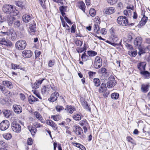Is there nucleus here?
<instances>
[{"label":"nucleus","instance_id":"1","mask_svg":"<svg viewBox=\"0 0 150 150\" xmlns=\"http://www.w3.org/2000/svg\"><path fill=\"white\" fill-rule=\"evenodd\" d=\"M26 42L23 40H19L17 41L15 44V47L18 50H23L26 46Z\"/></svg>","mask_w":150,"mask_h":150},{"label":"nucleus","instance_id":"2","mask_svg":"<svg viewBox=\"0 0 150 150\" xmlns=\"http://www.w3.org/2000/svg\"><path fill=\"white\" fill-rule=\"evenodd\" d=\"M73 130L76 134L81 136L80 137L82 140L84 139L85 136L83 135V130L81 127L79 125H75L73 127Z\"/></svg>","mask_w":150,"mask_h":150},{"label":"nucleus","instance_id":"3","mask_svg":"<svg viewBox=\"0 0 150 150\" xmlns=\"http://www.w3.org/2000/svg\"><path fill=\"white\" fill-rule=\"evenodd\" d=\"M117 21L118 23L120 25L125 26L128 25V20L125 16H120L117 18Z\"/></svg>","mask_w":150,"mask_h":150},{"label":"nucleus","instance_id":"4","mask_svg":"<svg viewBox=\"0 0 150 150\" xmlns=\"http://www.w3.org/2000/svg\"><path fill=\"white\" fill-rule=\"evenodd\" d=\"M2 10L6 14H11L13 10V6L11 5H4L3 6Z\"/></svg>","mask_w":150,"mask_h":150},{"label":"nucleus","instance_id":"5","mask_svg":"<svg viewBox=\"0 0 150 150\" xmlns=\"http://www.w3.org/2000/svg\"><path fill=\"white\" fill-rule=\"evenodd\" d=\"M0 44L8 47H12L13 46L12 42L9 40H6L5 38H0Z\"/></svg>","mask_w":150,"mask_h":150},{"label":"nucleus","instance_id":"6","mask_svg":"<svg viewBox=\"0 0 150 150\" xmlns=\"http://www.w3.org/2000/svg\"><path fill=\"white\" fill-rule=\"evenodd\" d=\"M11 128L14 132L17 133H19L21 131V127L20 125L16 122H12Z\"/></svg>","mask_w":150,"mask_h":150},{"label":"nucleus","instance_id":"7","mask_svg":"<svg viewBox=\"0 0 150 150\" xmlns=\"http://www.w3.org/2000/svg\"><path fill=\"white\" fill-rule=\"evenodd\" d=\"M9 125V122L8 120H4L0 123V129L2 131L5 130L8 128Z\"/></svg>","mask_w":150,"mask_h":150},{"label":"nucleus","instance_id":"8","mask_svg":"<svg viewBox=\"0 0 150 150\" xmlns=\"http://www.w3.org/2000/svg\"><path fill=\"white\" fill-rule=\"evenodd\" d=\"M36 25L35 22L34 21L32 22L31 23H30L29 33L32 35H34L36 31Z\"/></svg>","mask_w":150,"mask_h":150},{"label":"nucleus","instance_id":"9","mask_svg":"<svg viewBox=\"0 0 150 150\" xmlns=\"http://www.w3.org/2000/svg\"><path fill=\"white\" fill-rule=\"evenodd\" d=\"M142 42V38L140 37H138L135 38L134 41V44L136 47L140 49Z\"/></svg>","mask_w":150,"mask_h":150},{"label":"nucleus","instance_id":"10","mask_svg":"<svg viewBox=\"0 0 150 150\" xmlns=\"http://www.w3.org/2000/svg\"><path fill=\"white\" fill-rule=\"evenodd\" d=\"M59 93L58 92L55 91L52 93L50 98L48 99V100L51 102H54L56 101L59 96Z\"/></svg>","mask_w":150,"mask_h":150},{"label":"nucleus","instance_id":"11","mask_svg":"<svg viewBox=\"0 0 150 150\" xmlns=\"http://www.w3.org/2000/svg\"><path fill=\"white\" fill-rule=\"evenodd\" d=\"M79 124L80 125L83 126V128L84 130V132L86 133L87 131V128L89 126V125L87 120L84 119L80 121Z\"/></svg>","mask_w":150,"mask_h":150},{"label":"nucleus","instance_id":"12","mask_svg":"<svg viewBox=\"0 0 150 150\" xmlns=\"http://www.w3.org/2000/svg\"><path fill=\"white\" fill-rule=\"evenodd\" d=\"M115 11V9L113 7H109L105 9L103 11L104 13L107 15H110L114 13Z\"/></svg>","mask_w":150,"mask_h":150},{"label":"nucleus","instance_id":"13","mask_svg":"<svg viewBox=\"0 0 150 150\" xmlns=\"http://www.w3.org/2000/svg\"><path fill=\"white\" fill-rule=\"evenodd\" d=\"M111 36L114 42H117L118 40V38L117 35L115 33L114 28H112L110 30Z\"/></svg>","mask_w":150,"mask_h":150},{"label":"nucleus","instance_id":"14","mask_svg":"<svg viewBox=\"0 0 150 150\" xmlns=\"http://www.w3.org/2000/svg\"><path fill=\"white\" fill-rule=\"evenodd\" d=\"M116 81L115 80L114 78H113L112 79H110L107 83V87L109 88H112L116 85Z\"/></svg>","mask_w":150,"mask_h":150},{"label":"nucleus","instance_id":"15","mask_svg":"<svg viewBox=\"0 0 150 150\" xmlns=\"http://www.w3.org/2000/svg\"><path fill=\"white\" fill-rule=\"evenodd\" d=\"M66 108H65V110L69 113H72L74 111L76 110L75 108L73 106L68 105H66Z\"/></svg>","mask_w":150,"mask_h":150},{"label":"nucleus","instance_id":"16","mask_svg":"<svg viewBox=\"0 0 150 150\" xmlns=\"http://www.w3.org/2000/svg\"><path fill=\"white\" fill-rule=\"evenodd\" d=\"M22 53L23 56L25 58H30L32 55V52L29 50H24Z\"/></svg>","mask_w":150,"mask_h":150},{"label":"nucleus","instance_id":"17","mask_svg":"<svg viewBox=\"0 0 150 150\" xmlns=\"http://www.w3.org/2000/svg\"><path fill=\"white\" fill-rule=\"evenodd\" d=\"M13 108L14 111L17 113H20L22 111V108L20 105H14L13 106Z\"/></svg>","mask_w":150,"mask_h":150},{"label":"nucleus","instance_id":"18","mask_svg":"<svg viewBox=\"0 0 150 150\" xmlns=\"http://www.w3.org/2000/svg\"><path fill=\"white\" fill-rule=\"evenodd\" d=\"M146 64L145 62H140L137 65L138 69L141 71L145 70Z\"/></svg>","mask_w":150,"mask_h":150},{"label":"nucleus","instance_id":"19","mask_svg":"<svg viewBox=\"0 0 150 150\" xmlns=\"http://www.w3.org/2000/svg\"><path fill=\"white\" fill-rule=\"evenodd\" d=\"M33 18L32 15L25 14L23 16L22 19L23 22L27 23L30 21Z\"/></svg>","mask_w":150,"mask_h":150},{"label":"nucleus","instance_id":"20","mask_svg":"<svg viewBox=\"0 0 150 150\" xmlns=\"http://www.w3.org/2000/svg\"><path fill=\"white\" fill-rule=\"evenodd\" d=\"M47 124L50 125L54 130H56L57 129V126L53 121L51 120L47 121Z\"/></svg>","mask_w":150,"mask_h":150},{"label":"nucleus","instance_id":"21","mask_svg":"<svg viewBox=\"0 0 150 150\" xmlns=\"http://www.w3.org/2000/svg\"><path fill=\"white\" fill-rule=\"evenodd\" d=\"M33 113L34 116L36 117V118L40 120L42 123H44L45 122V120L43 119L40 114L38 112L35 111Z\"/></svg>","mask_w":150,"mask_h":150},{"label":"nucleus","instance_id":"22","mask_svg":"<svg viewBox=\"0 0 150 150\" xmlns=\"http://www.w3.org/2000/svg\"><path fill=\"white\" fill-rule=\"evenodd\" d=\"M15 18L11 15H8L7 16L6 20L9 26H11L13 23V21L15 20Z\"/></svg>","mask_w":150,"mask_h":150},{"label":"nucleus","instance_id":"23","mask_svg":"<svg viewBox=\"0 0 150 150\" xmlns=\"http://www.w3.org/2000/svg\"><path fill=\"white\" fill-rule=\"evenodd\" d=\"M141 74L144 77L145 79H149L150 78V73L147 71H144L140 72Z\"/></svg>","mask_w":150,"mask_h":150},{"label":"nucleus","instance_id":"24","mask_svg":"<svg viewBox=\"0 0 150 150\" xmlns=\"http://www.w3.org/2000/svg\"><path fill=\"white\" fill-rule=\"evenodd\" d=\"M28 127L33 136L37 132V129L32 126H29Z\"/></svg>","mask_w":150,"mask_h":150},{"label":"nucleus","instance_id":"25","mask_svg":"<svg viewBox=\"0 0 150 150\" xmlns=\"http://www.w3.org/2000/svg\"><path fill=\"white\" fill-rule=\"evenodd\" d=\"M67 6H62L59 7V11L63 16H64L65 15L64 13L65 11H67Z\"/></svg>","mask_w":150,"mask_h":150},{"label":"nucleus","instance_id":"26","mask_svg":"<svg viewBox=\"0 0 150 150\" xmlns=\"http://www.w3.org/2000/svg\"><path fill=\"white\" fill-rule=\"evenodd\" d=\"M78 6L84 12L85 11V6L84 3L82 1H79L78 2Z\"/></svg>","mask_w":150,"mask_h":150},{"label":"nucleus","instance_id":"27","mask_svg":"<svg viewBox=\"0 0 150 150\" xmlns=\"http://www.w3.org/2000/svg\"><path fill=\"white\" fill-rule=\"evenodd\" d=\"M38 100V98L33 95L30 96L28 97V101L30 104H32L34 102Z\"/></svg>","mask_w":150,"mask_h":150},{"label":"nucleus","instance_id":"28","mask_svg":"<svg viewBox=\"0 0 150 150\" xmlns=\"http://www.w3.org/2000/svg\"><path fill=\"white\" fill-rule=\"evenodd\" d=\"M3 83L4 85L9 88L11 89L13 87L11 83L8 81H3Z\"/></svg>","mask_w":150,"mask_h":150},{"label":"nucleus","instance_id":"29","mask_svg":"<svg viewBox=\"0 0 150 150\" xmlns=\"http://www.w3.org/2000/svg\"><path fill=\"white\" fill-rule=\"evenodd\" d=\"M107 89V88L105 84L102 83L98 91L100 93H102L105 91Z\"/></svg>","mask_w":150,"mask_h":150},{"label":"nucleus","instance_id":"30","mask_svg":"<svg viewBox=\"0 0 150 150\" xmlns=\"http://www.w3.org/2000/svg\"><path fill=\"white\" fill-rule=\"evenodd\" d=\"M81 58L82 61L86 62L89 60L90 59V57L86 55L85 52H84L81 55Z\"/></svg>","mask_w":150,"mask_h":150},{"label":"nucleus","instance_id":"31","mask_svg":"<svg viewBox=\"0 0 150 150\" xmlns=\"http://www.w3.org/2000/svg\"><path fill=\"white\" fill-rule=\"evenodd\" d=\"M3 114L6 117H9L11 115L12 111L9 110H4L3 111Z\"/></svg>","mask_w":150,"mask_h":150},{"label":"nucleus","instance_id":"32","mask_svg":"<svg viewBox=\"0 0 150 150\" xmlns=\"http://www.w3.org/2000/svg\"><path fill=\"white\" fill-rule=\"evenodd\" d=\"M148 17H146L145 15L143 16L142 17L141 21L140 22L141 25H144L148 20Z\"/></svg>","mask_w":150,"mask_h":150},{"label":"nucleus","instance_id":"33","mask_svg":"<svg viewBox=\"0 0 150 150\" xmlns=\"http://www.w3.org/2000/svg\"><path fill=\"white\" fill-rule=\"evenodd\" d=\"M141 89L142 92L146 93L149 90V86L147 85H142V86Z\"/></svg>","mask_w":150,"mask_h":150},{"label":"nucleus","instance_id":"34","mask_svg":"<svg viewBox=\"0 0 150 150\" xmlns=\"http://www.w3.org/2000/svg\"><path fill=\"white\" fill-rule=\"evenodd\" d=\"M94 85L96 86H99L100 84V79L97 78H94L93 80Z\"/></svg>","mask_w":150,"mask_h":150},{"label":"nucleus","instance_id":"35","mask_svg":"<svg viewBox=\"0 0 150 150\" xmlns=\"http://www.w3.org/2000/svg\"><path fill=\"white\" fill-rule=\"evenodd\" d=\"M87 54L90 57H93L97 54L96 52L93 50H89L87 51Z\"/></svg>","mask_w":150,"mask_h":150},{"label":"nucleus","instance_id":"36","mask_svg":"<svg viewBox=\"0 0 150 150\" xmlns=\"http://www.w3.org/2000/svg\"><path fill=\"white\" fill-rule=\"evenodd\" d=\"M93 29L94 32L97 33H100V28L98 24H96L94 25Z\"/></svg>","mask_w":150,"mask_h":150},{"label":"nucleus","instance_id":"37","mask_svg":"<svg viewBox=\"0 0 150 150\" xmlns=\"http://www.w3.org/2000/svg\"><path fill=\"white\" fill-rule=\"evenodd\" d=\"M119 96V94L117 93H113L111 96V98L115 100L117 99L118 98Z\"/></svg>","mask_w":150,"mask_h":150},{"label":"nucleus","instance_id":"38","mask_svg":"<svg viewBox=\"0 0 150 150\" xmlns=\"http://www.w3.org/2000/svg\"><path fill=\"white\" fill-rule=\"evenodd\" d=\"M4 138L6 140H10L12 137L11 134L9 133L4 134L3 135Z\"/></svg>","mask_w":150,"mask_h":150},{"label":"nucleus","instance_id":"39","mask_svg":"<svg viewBox=\"0 0 150 150\" xmlns=\"http://www.w3.org/2000/svg\"><path fill=\"white\" fill-rule=\"evenodd\" d=\"M102 66V62H94V67L96 69L100 68Z\"/></svg>","mask_w":150,"mask_h":150},{"label":"nucleus","instance_id":"40","mask_svg":"<svg viewBox=\"0 0 150 150\" xmlns=\"http://www.w3.org/2000/svg\"><path fill=\"white\" fill-rule=\"evenodd\" d=\"M15 4L16 6H18L19 7L23 9L25 8L23 4L20 1H16L15 2Z\"/></svg>","mask_w":150,"mask_h":150},{"label":"nucleus","instance_id":"41","mask_svg":"<svg viewBox=\"0 0 150 150\" xmlns=\"http://www.w3.org/2000/svg\"><path fill=\"white\" fill-rule=\"evenodd\" d=\"M9 37V38L12 41H14L17 38V35L16 33H14L13 34L11 35Z\"/></svg>","mask_w":150,"mask_h":150},{"label":"nucleus","instance_id":"42","mask_svg":"<svg viewBox=\"0 0 150 150\" xmlns=\"http://www.w3.org/2000/svg\"><path fill=\"white\" fill-rule=\"evenodd\" d=\"M6 30H4V31H1L0 32V36H4L6 35H8V31L7 30V28L6 27Z\"/></svg>","mask_w":150,"mask_h":150},{"label":"nucleus","instance_id":"43","mask_svg":"<svg viewBox=\"0 0 150 150\" xmlns=\"http://www.w3.org/2000/svg\"><path fill=\"white\" fill-rule=\"evenodd\" d=\"M89 14L91 16L94 17L95 16L96 14L95 10L93 8H91L89 11Z\"/></svg>","mask_w":150,"mask_h":150},{"label":"nucleus","instance_id":"44","mask_svg":"<svg viewBox=\"0 0 150 150\" xmlns=\"http://www.w3.org/2000/svg\"><path fill=\"white\" fill-rule=\"evenodd\" d=\"M12 69H16L21 68V67L17 64L12 63L11 64Z\"/></svg>","mask_w":150,"mask_h":150},{"label":"nucleus","instance_id":"45","mask_svg":"<svg viewBox=\"0 0 150 150\" xmlns=\"http://www.w3.org/2000/svg\"><path fill=\"white\" fill-rule=\"evenodd\" d=\"M55 109L57 112H60L61 110H64V108L62 106L57 105L56 106Z\"/></svg>","mask_w":150,"mask_h":150},{"label":"nucleus","instance_id":"46","mask_svg":"<svg viewBox=\"0 0 150 150\" xmlns=\"http://www.w3.org/2000/svg\"><path fill=\"white\" fill-rule=\"evenodd\" d=\"M51 118H52L55 121H58L60 120L61 117L59 115L52 116Z\"/></svg>","mask_w":150,"mask_h":150},{"label":"nucleus","instance_id":"47","mask_svg":"<svg viewBox=\"0 0 150 150\" xmlns=\"http://www.w3.org/2000/svg\"><path fill=\"white\" fill-rule=\"evenodd\" d=\"M73 118L76 121H79L81 119V117L79 114H76L74 115L73 117Z\"/></svg>","mask_w":150,"mask_h":150},{"label":"nucleus","instance_id":"48","mask_svg":"<svg viewBox=\"0 0 150 150\" xmlns=\"http://www.w3.org/2000/svg\"><path fill=\"white\" fill-rule=\"evenodd\" d=\"M128 54L130 55V56L133 57H135L137 54V52L135 51H129L128 52Z\"/></svg>","mask_w":150,"mask_h":150},{"label":"nucleus","instance_id":"49","mask_svg":"<svg viewBox=\"0 0 150 150\" xmlns=\"http://www.w3.org/2000/svg\"><path fill=\"white\" fill-rule=\"evenodd\" d=\"M106 71L107 70L105 68L102 67L98 70V72L99 73L106 74L107 73Z\"/></svg>","mask_w":150,"mask_h":150},{"label":"nucleus","instance_id":"50","mask_svg":"<svg viewBox=\"0 0 150 150\" xmlns=\"http://www.w3.org/2000/svg\"><path fill=\"white\" fill-rule=\"evenodd\" d=\"M41 92L43 95H45L47 93H48L46 88V86H42V88L41 89Z\"/></svg>","mask_w":150,"mask_h":150},{"label":"nucleus","instance_id":"51","mask_svg":"<svg viewBox=\"0 0 150 150\" xmlns=\"http://www.w3.org/2000/svg\"><path fill=\"white\" fill-rule=\"evenodd\" d=\"M40 86L39 83L36 81L34 84L33 85L32 88L33 89H35L38 88Z\"/></svg>","mask_w":150,"mask_h":150},{"label":"nucleus","instance_id":"52","mask_svg":"<svg viewBox=\"0 0 150 150\" xmlns=\"http://www.w3.org/2000/svg\"><path fill=\"white\" fill-rule=\"evenodd\" d=\"M127 144L130 147V148H133L134 145L136 144L135 141H127Z\"/></svg>","mask_w":150,"mask_h":150},{"label":"nucleus","instance_id":"53","mask_svg":"<svg viewBox=\"0 0 150 150\" xmlns=\"http://www.w3.org/2000/svg\"><path fill=\"white\" fill-rule=\"evenodd\" d=\"M75 43L77 46L81 47L82 45L83 42L79 40H77L76 41Z\"/></svg>","mask_w":150,"mask_h":150},{"label":"nucleus","instance_id":"54","mask_svg":"<svg viewBox=\"0 0 150 150\" xmlns=\"http://www.w3.org/2000/svg\"><path fill=\"white\" fill-rule=\"evenodd\" d=\"M21 24V22L19 21H16L14 23V25L15 27H19Z\"/></svg>","mask_w":150,"mask_h":150},{"label":"nucleus","instance_id":"55","mask_svg":"<svg viewBox=\"0 0 150 150\" xmlns=\"http://www.w3.org/2000/svg\"><path fill=\"white\" fill-rule=\"evenodd\" d=\"M107 2L109 4L113 5L115 4L117 1V0H107Z\"/></svg>","mask_w":150,"mask_h":150},{"label":"nucleus","instance_id":"56","mask_svg":"<svg viewBox=\"0 0 150 150\" xmlns=\"http://www.w3.org/2000/svg\"><path fill=\"white\" fill-rule=\"evenodd\" d=\"M33 125L35 127V128H40L42 126V125L38 123L37 122L33 123Z\"/></svg>","mask_w":150,"mask_h":150},{"label":"nucleus","instance_id":"57","mask_svg":"<svg viewBox=\"0 0 150 150\" xmlns=\"http://www.w3.org/2000/svg\"><path fill=\"white\" fill-rule=\"evenodd\" d=\"M84 108L87 111H91V108L88 105V103L86 104L84 106H83Z\"/></svg>","mask_w":150,"mask_h":150},{"label":"nucleus","instance_id":"58","mask_svg":"<svg viewBox=\"0 0 150 150\" xmlns=\"http://www.w3.org/2000/svg\"><path fill=\"white\" fill-rule=\"evenodd\" d=\"M35 57L36 58L39 57L40 55L41 54L40 52L38 50H36L35 52Z\"/></svg>","mask_w":150,"mask_h":150},{"label":"nucleus","instance_id":"59","mask_svg":"<svg viewBox=\"0 0 150 150\" xmlns=\"http://www.w3.org/2000/svg\"><path fill=\"white\" fill-rule=\"evenodd\" d=\"M76 51L79 53H82L83 52L85 49L83 48L79 47L76 49Z\"/></svg>","mask_w":150,"mask_h":150},{"label":"nucleus","instance_id":"60","mask_svg":"<svg viewBox=\"0 0 150 150\" xmlns=\"http://www.w3.org/2000/svg\"><path fill=\"white\" fill-rule=\"evenodd\" d=\"M19 11L17 10H14L12 11V13H11V15H12L13 16H16L18 15V14Z\"/></svg>","mask_w":150,"mask_h":150},{"label":"nucleus","instance_id":"61","mask_svg":"<svg viewBox=\"0 0 150 150\" xmlns=\"http://www.w3.org/2000/svg\"><path fill=\"white\" fill-rule=\"evenodd\" d=\"M96 74V72H93L91 71L88 72V74L90 78H92L93 75Z\"/></svg>","mask_w":150,"mask_h":150},{"label":"nucleus","instance_id":"62","mask_svg":"<svg viewBox=\"0 0 150 150\" xmlns=\"http://www.w3.org/2000/svg\"><path fill=\"white\" fill-rule=\"evenodd\" d=\"M95 62L99 63L102 62V59L100 57L96 56L95 59Z\"/></svg>","mask_w":150,"mask_h":150},{"label":"nucleus","instance_id":"63","mask_svg":"<svg viewBox=\"0 0 150 150\" xmlns=\"http://www.w3.org/2000/svg\"><path fill=\"white\" fill-rule=\"evenodd\" d=\"M14 33H15V32L13 31V29L11 28L10 29H9L8 31V36H10L13 34Z\"/></svg>","mask_w":150,"mask_h":150},{"label":"nucleus","instance_id":"64","mask_svg":"<svg viewBox=\"0 0 150 150\" xmlns=\"http://www.w3.org/2000/svg\"><path fill=\"white\" fill-rule=\"evenodd\" d=\"M53 1L57 3L59 5H63V0H53Z\"/></svg>","mask_w":150,"mask_h":150}]
</instances>
